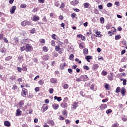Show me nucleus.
<instances>
[{
    "mask_svg": "<svg viewBox=\"0 0 127 127\" xmlns=\"http://www.w3.org/2000/svg\"><path fill=\"white\" fill-rule=\"evenodd\" d=\"M21 25L22 26H26V25H31V22L30 21L24 20L21 22Z\"/></svg>",
    "mask_w": 127,
    "mask_h": 127,
    "instance_id": "nucleus-1",
    "label": "nucleus"
},
{
    "mask_svg": "<svg viewBox=\"0 0 127 127\" xmlns=\"http://www.w3.org/2000/svg\"><path fill=\"white\" fill-rule=\"evenodd\" d=\"M21 95L22 97H26V95H27V90L25 88H22Z\"/></svg>",
    "mask_w": 127,
    "mask_h": 127,
    "instance_id": "nucleus-2",
    "label": "nucleus"
},
{
    "mask_svg": "<svg viewBox=\"0 0 127 127\" xmlns=\"http://www.w3.org/2000/svg\"><path fill=\"white\" fill-rule=\"evenodd\" d=\"M25 51H27V52L31 51L32 48H31V46H29V44H27L25 46Z\"/></svg>",
    "mask_w": 127,
    "mask_h": 127,
    "instance_id": "nucleus-3",
    "label": "nucleus"
},
{
    "mask_svg": "<svg viewBox=\"0 0 127 127\" xmlns=\"http://www.w3.org/2000/svg\"><path fill=\"white\" fill-rule=\"evenodd\" d=\"M127 93V91L126 90V88L122 87L121 88V94L123 97L126 96V93Z\"/></svg>",
    "mask_w": 127,
    "mask_h": 127,
    "instance_id": "nucleus-4",
    "label": "nucleus"
},
{
    "mask_svg": "<svg viewBox=\"0 0 127 127\" xmlns=\"http://www.w3.org/2000/svg\"><path fill=\"white\" fill-rule=\"evenodd\" d=\"M107 108H108V105L105 104H101L100 106V109L101 111H104V110L107 109Z\"/></svg>",
    "mask_w": 127,
    "mask_h": 127,
    "instance_id": "nucleus-5",
    "label": "nucleus"
},
{
    "mask_svg": "<svg viewBox=\"0 0 127 127\" xmlns=\"http://www.w3.org/2000/svg\"><path fill=\"white\" fill-rule=\"evenodd\" d=\"M81 77L82 81H88V80H89V77H88V76L86 75H81Z\"/></svg>",
    "mask_w": 127,
    "mask_h": 127,
    "instance_id": "nucleus-6",
    "label": "nucleus"
},
{
    "mask_svg": "<svg viewBox=\"0 0 127 127\" xmlns=\"http://www.w3.org/2000/svg\"><path fill=\"white\" fill-rule=\"evenodd\" d=\"M78 3L79 1H78V0H74L70 1V4H71V5H77V4H78Z\"/></svg>",
    "mask_w": 127,
    "mask_h": 127,
    "instance_id": "nucleus-7",
    "label": "nucleus"
},
{
    "mask_svg": "<svg viewBox=\"0 0 127 127\" xmlns=\"http://www.w3.org/2000/svg\"><path fill=\"white\" fill-rule=\"evenodd\" d=\"M15 9H16V6H13L11 9H10V12L11 14H13V13L15 11Z\"/></svg>",
    "mask_w": 127,
    "mask_h": 127,
    "instance_id": "nucleus-8",
    "label": "nucleus"
},
{
    "mask_svg": "<svg viewBox=\"0 0 127 127\" xmlns=\"http://www.w3.org/2000/svg\"><path fill=\"white\" fill-rule=\"evenodd\" d=\"M66 66H68V65L66 64L65 63L61 64L60 65V69H61V70H64V67H66Z\"/></svg>",
    "mask_w": 127,
    "mask_h": 127,
    "instance_id": "nucleus-9",
    "label": "nucleus"
},
{
    "mask_svg": "<svg viewBox=\"0 0 127 127\" xmlns=\"http://www.w3.org/2000/svg\"><path fill=\"white\" fill-rule=\"evenodd\" d=\"M85 59L87 61V62L90 63V60H92L93 59V57L92 56H87L85 57Z\"/></svg>",
    "mask_w": 127,
    "mask_h": 127,
    "instance_id": "nucleus-10",
    "label": "nucleus"
},
{
    "mask_svg": "<svg viewBox=\"0 0 127 127\" xmlns=\"http://www.w3.org/2000/svg\"><path fill=\"white\" fill-rule=\"evenodd\" d=\"M42 109L43 110V113H44V112H46V111L48 110V106L45 104H44L42 107Z\"/></svg>",
    "mask_w": 127,
    "mask_h": 127,
    "instance_id": "nucleus-11",
    "label": "nucleus"
},
{
    "mask_svg": "<svg viewBox=\"0 0 127 127\" xmlns=\"http://www.w3.org/2000/svg\"><path fill=\"white\" fill-rule=\"evenodd\" d=\"M61 106L62 107V108H64V109H65V108H67V107H68V104L66 102H63L61 104Z\"/></svg>",
    "mask_w": 127,
    "mask_h": 127,
    "instance_id": "nucleus-12",
    "label": "nucleus"
},
{
    "mask_svg": "<svg viewBox=\"0 0 127 127\" xmlns=\"http://www.w3.org/2000/svg\"><path fill=\"white\" fill-rule=\"evenodd\" d=\"M95 33L96 34L95 35L96 37H102L103 36V35L101 34V32L100 31L95 32Z\"/></svg>",
    "mask_w": 127,
    "mask_h": 127,
    "instance_id": "nucleus-13",
    "label": "nucleus"
},
{
    "mask_svg": "<svg viewBox=\"0 0 127 127\" xmlns=\"http://www.w3.org/2000/svg\"><path fill=\"white\" fill-rule=\"evenodd\" d=\"M52 106L54 110H57L59 108V105L56 103L53 104Z\"/></svg>",
    "mask_w": 127,
    "mask_h": 127,
    "instance_id": "nucleus-14",
    "label": "nucleus"
},
{
    "mask_svg": "<svg viewBox=\"0 0 127 127\" xmlns=\"http://www.w3.org/2000/svg\"><path fill=\"white\" fill-rule=\"evenodd\" d=\"M50 82L52 84H57V79L56 78H51Z\"/></svg>",
    "mask_w": 127,
    "mask_h": 127,
    "instance_id": "nucleus-15",
    "label": "nucleus"
},
{
    "mask_svg": "<svg viewBox=\"0 0 127 127\" xmlns=\"http://www.w3.org/2000/svg\"><path fill=\"white\" fill-rule=\"evenodd\" d=\"M78 107V103L74 102V103L72 104V109H76Z\"/></svg>",
    "mask_w": 127,
    "mask_h": 127,
    "instance_id": "nucleus-16",
    "label": "nucleus"
},
{
    "mask_svg": "<svg viewBox=\"0 0 127 127\" xmlns=\"http://www.w3.org/2000/svg\"><path fill=\"white\" fill-rule=\"evenodd\" d=\"M4 125L5 127H10V123L7 121L4 122Z\"/></svg>",
    "mask_w": 127,
    "mask_h": 127,
    "instance_id": "nucleus-17",
    "label": "nucleus"
},
{
    "mask_svg": "<svg viewBox=\"0 0 127 127\" xmlns=\"http://www.w3.org/2000/svg\"><path fill=\"white\" fill-rule=\"evenodd\" d=\"M39 16H34L33 18V21H38L39 20Z\"/></svg>",
    "mask_w": 127,
    "mask_h": 127,
    "instance_id": "nucleus-18",
    "label": "nucleus"
},
{
    "mask_svg": "<svg viewBox=\"0 0 127 127\" xmlns=\"http://www.w3.org/2000/svg\"><path fill=\"white\" fill-rule=\"evenodd\" d=\"M98 68H99V64H93L92 67L93 70H96Z\"/></svg>",
    "mask_w": 127,
    "mask_h": 127,
    "instance_id": "nucleus-19",
    "label": "nucleus"
},
{
    "mask_svg": "<svg viewBox=\"0 0 127 127\" xmlns=\"http://www.w3.org/2000/svg\"><path fill=\"white\" fill-rule=\"evenodd\" d=\"M83 5L85 8H89V6H90V3L88 2H85L84 3Z\"/></svg>",
    "mask_w": 127,
    "mask_h": 127,
    "instance_id": "nucleus-20",
    "label": "nucleus"
},
{
    "mask_svg": "<svg viewBox=\"0 0 127 127\" xmlns=\"http://www.w3.org/2000/svg\"><path fill=\"white\" fill-rule=\"evenodd\" d=\"M54 99H55V100H57V101L58 102H61V101H62V98H61V97H58L55 96L54 97Z\"/></svg>",
    "mask_w": 127,
    "mask_h": 127,
    "instance_id": "nucleus-21",
    "label": "nucleus"
},
{
    "mask_svg": "<svg viewBox=\"0 0 127 127\" xmlns=\"http://www.w3.org/2000/svg\"><path fill=\"white\" fill-rule=\"evenodd\" d=\"M20 115H21V111H20V110L19 109H17L16 110V116H20Z\"/></svg>",
    "mask_w": 127,
    "mask_h": 127,
    "instance_id": "nucleus-22",
    "label": "nucleus"
},
{
    "mask_svg": "<svg viewBox=\"0 0 127 127\" xmlns=\"http://www.w3.org/2000/svg\"><path fill=\"white\" fill-rule=\"evenodd\" d=\"M22 105H24V101L21 100L19 103V107L22 108Z\"/></svg>",
    "mask_w": 127,
    "mask_h": 127,
    "instance_id": "nucleus-23",
    "label": "nucleus"
},
{
    "mask_svg": "<svg viewBox=\"0 0 127 127\" xmlns=\"http://www.w3.org/2000/svg\"><path fill=\"white\" fill-rule=\"evenodd\" d=\"M63 88L64 89V90H67V89L69 88V85L68 84H64L63 86Z\"/></svg>",
    "mask_w": 127,
    "mask_h": 127,
    "instance_id": "nucleus-24",
    "label": "nucleus"
},
{
    "mask_svg": "<svg viewBox=\"0 0 127 127\" xmlns=\"http://www.w3.org/2000/svg\"><path fill=\"white\" fill-rule=\"evenodd\" d=\"M11 59H12V56H8L7 57H6V58L5 59V61H10V60H11Z\"/></svg>",
    "mask_w": 127,
    "mask_h": 127,
    "instance_id": "nucleus-25",
    "label": "nucleus"
},
{
    "mask_svg": "<svg viewBox=\"0 0 127 127\" xmlns=\"http://www.w3.org/2000/svg\"><path fill=\"white\" fill-rule=\"evenodd\" d=\"M43 60H45V61H47L48 59H49V57L47 55H44L43 56Z\"/></svg>",
    "mask_w": 127,
    "mask_h": 127,
    "instance_id": "nucleus-26",
    "label": "nucleus"
},
{
    "mask_svg": "<svg viewBox=\"0 0 127 127\" xmlns=\"http://www.w3.org/2000/svg\"><path fill=\"white\" fill-rule=\"evenodd\" d=\"M83 53L85 54V55H87L88 53H89V51L88 50V49H83Z\"/></svg>",
    "mask_w": 127,
    "mask_h": 127,
    "instance_id": "nucleus-27",
    "label": "nucleus"
},
{
    "mask_svg": "<svg viewBox=\"0 0 127 127\" xmlns=\"http://www.w3.org/2000/svg\"><path fill=\"white\" fill-rule=\"evenodd\" d=\"M100 21L102 23V24H104L105 23V18L103 17L100 18Z\"/></svg>",
    "mask_w": 127,
    "mask_h": 127,
    "instance_id": "nucleus-28",
    "label": "nucleus"
},
{
    "mask_svg": "<svg viewBox=\"0 0 127 127\" xmlns=\"http://www.w3.org/2000/svg\"><path fill=\"white\" fill-rule=\"evenodd\" d=\"M122 38V36L120 35H116L115 36V40H119Z\"/></svg>",
    "mask_w": 127,
    "mask_h": 127,
    "instance_id": "nucleus-29",
    "label": "nucleus"
},
{
    "mask_svg": "<svg viewBox=\"0 0 127 127\" xmlns=\"http://www.w3.org/2000/svg\"><path fill=\"white\" fill-rule=\"evenodd\" d=\"M43 51H44V52H47L48 51V48H47V47L44 46L43 47Z\"/></svg>",
    "mask_w": 127,
    "mask_h": 127,
    "instance_id": "nucleus-30",
    "label": "nucleus"
},
{
    "mask_svg": "<svg viewBox=\"0 0 127 127\" xmlns=\"http://www.w3.org/2000/svg\"><path fill=\"white\" fill-rule=\"evenodd\" d=\"M38 83H39L40 85H43V84H44V80H43V79H40V80L39 81Z\"/></svg>",
    "mask_w": 127,
    "mask_h": 127,
    "instance_id": "nucleus-31",
    "label": "nucleus"
},
{
    "mask_svg": "<svg viewBox=\"0 0 127 127\" xmlns=\"http://www.w3.org/2000/svg\"><path fill=\"white\" fill-rule=\"evenodd\" d=\"M61 49V48H60V46H56L55 47V50L56 51H60V50Z\"/></svg>",
    "mask_w": 127,
    "mask_h": 127,
    "instance_id": "nucleus-32",
    "label": "nucleus"
},
{
    "mask_svg": "<svg viewBox=\"0 0 127 127\" xmlns=\"http://www.w3.org/2000/svg\"><path fill=\"white\" fill-rule=\"evenodd\" d=\"M120 92H121V87H118L116 88V93H120Z\"/></svg>",
    "mask_w": 127,
    "mask_h": 127,
    "instance_id": "nucleus-33",
    "label": "nucleus"
},
{
    "mask_svg": "<svg viewBox=\"0 0 127 127\" xmlns=\"http://www.w3.org/2000/svg\"><path fill=\"white\" fill-rule=\"evenodd\" d=\"M22 70L23 71H27V67H26V66L22 65Z\"/></svg>",
    "mask_w": 127,
    "mask_h": 127,
    "instance_id": "nucleus-34",
    "label": "nucleus"
},
{
    "mask_svg": "<svg viewBox=\"0 0 127 127\" xmlns=\"http://www.w3.org/2000/svg\"><path fill=\"white\" fill-rule=\"evenodd\" d=\"M83 69L84 70H90V67H89V66H88V65H84L83 66Z\"/></svg>",
    "mask_w": 127,
    "mask_h": 127,
    "instance_id": "nucleus-35",
    "label": "nucleus"
},
{
    "mask_svg": "<svg viewBox=\"0 0 127 127\" xmlns=\"http://www.w3.org/2000/svg\"><path fill=\"white\" fill-rule=\"evenodd\" d=\"M95 87V84H93L90 86V89L92 90V91H95V89H94V87Z\"/></svg>",
    "mask_w": 127,
    "mask_h": 127,
    "instance_id": "nucleus-36",
    "label": "nucleus"
},
{
    "mask_svg": "<svg viewBox=\"0 0 127 127\" xmlns=\"http://www.w3.org/2000/svg\"><path fill=\"white\" fill-rule=\"evenodd\" d=\"M20 7L21 8H26V5L25 4H21Z\"/></svg>",
    "mask_w": 127,
    "mask_h": 127,
    "instance_id": "nucleus-37",
    "label": "nucleus"
},
{
    "mask_svg": "<svg viewBox=\"0 0 127 127\" xmlns=\"http://www.w3.org/2000/svg\"><path fill=\"white\" fill-rule=\"evenodd\" d=\"M107 6L108 7H112V6H113V3L109 2L107 4Z\"/></svg>",
    "mask_w": 127,
    "mask_h": 127,
    "instance_id": "nucleus-38",
    "label": "nucleus"
},
{
    "mask_svg": "<svg viewBox=\"0 0 127 127\" xmlns=\"http://www.w3.org/2000/svg\"><path fill=\"white\" fill-rule=\"evenodd\" d=\"M69 59H70V60H71V61L73 60V59H74V55L71 54V55L69 56Z\"/></svg>",
    "mask_w": 127,
    "mask_h": 127,
    "instance_id": "nucleus-39",
    "label": "nucleus"
},
{
    "mask_svg": "<svg viewBox=\"0 0 127 127\" xmlns=\"http://www.w3.org/2000/svg\"><path fill=\"white\" fill-rule=\"evenodd\" d=\"M10 79H11L12 81H13V80H15V79H16V76L14 75H12V76L10 77Z\"/></svg>",
    "mask_w": 127,
    "mask_h": 127,
    "instance_id": "nucleus-40",
    "label": "nucleus"
},
{
    "mask_svg": "<svg viewBox=\"0 0 127 127\" xmlns=\"http://www.w3.org/2000/svg\"><path fill=\"white\" fill-rule=\"evenodd\" d=\"M76 81H77V82H81V81H82V80L81 77L80 76L79 78H76Z\"/></svg>",
    "mask_w": 127,
    "mask_h": 127,
    "instance_id": "nucleus-41",
    "label": "nucleus"
},
{
    "mask_svg": "<svg viewBox=\"0 0 127 127\" xmlns=\"http://www.w3.org/2000/svg\"><path fill=\"white\" fill-rule=\"evenodd\" d=\"M63 116H64V117H67V111L66 110H64L63 112Z\"/></svg>",
    "mask_w": 127,
    "mask_h": 127,
    "instance_id": "nucleus-42",
    "label": "nucleus"
},
{
    "mask_svg": "<svg viewBox=\"0 0 127 127\" xmlns=\"http://www.w3.org/2000/svg\"><path fill=\"white\" fill-rule=\"evenodd\" d=\"M49 123L51 124L52 126H54L55 125V123H54V121H53V120H50L49 121Z\"/></svg>",
    "mask_w": 127,
    "mask_h": 127,
    "instance_id": "nucleus-43",
    "label": "nucleus"
},
{
    "mask_svg": "<svg viewBox=\"0 0 127 127\" xmlns=\"http://www.w3.org/2000/svg\"><path fill=\"white\" fill-rule=\"evenodd\" d=\"M53 92H54V89L53 88H50L49 89L50 94H53Z\"/></svg>",
    "mask_w": 127,
    "mask_h": 127,
    "instance_id": "nucleus-44",
    "label": "nucleus"
},
{
    "mask_svg": "<svg viewBox=\"0 0 127 127\" xmlns=\"http://www.w3.org/2000/svg\"><path fill=\"white\" fill-rule=\"evenodd\" d=\"M112 112V109H108L106 111V114H111Z\"/></svg>",
    "mask_w": 127,
    "mask_h": 127,
    "instance_id": "nucleus-45",
    "label": "nucleus"
},
{
    "mask_svg": "<svg viewBox=\"0 0 127 127\" xmlns=\"http://www.w3.org/2000/svg\"><path fill=\"white\" fill-rule=\"evenodd\" d=\"M40 42H41V43L44 44L45 43V40H44V39H40Z\"/></svg>",
    "mask_w": 127,
    "mask_h": 127,
    "instance_id": "nucleus-46",
    "label": "nucleus"
},
{
    "mask_svg": "<svg viewBox=\"0 0 127 127\" xmlns=\"http://www.w3.org/2000/svg\"><path fill=\"white\" fill-rule=\"evenodd\" d=\"M73 10L75 11L76 12H79L80 11V9H78V8H73Z\"/></svg>",
    "mask_w": 127,
    "mask_h": 127,
    "instance_id": "nucleus-47",
    "label": "nucleus"
},
{
    "mask_svg": "<svg viewBox=\"0 0 127 127\" xmlns=\"http://www.w3.org/2000/svg\"><path fill=\"white\" fill-rule=\"evenodd\" d=\"M75 60L76 62H78L79 64H81V63H82V62L81 61H79V59H78V58H76Z\"/></svg>",
    "mask_w": 127,
    "mask_h": 127,
    "instance_id": "nucleus-48",
    "label": "nucleus"
},
{
    "mask_svg": "<svg viewBox=\"0 0 127 127\" xmlns=\"http://www.w3.org/2000/svg\"><path fill=\"white\" fill-rule=\"evenodd\" d=\"M119 124L115 123L112 125V127H119Z\"/></svg>",
    "mask_w": 127,
    "mask_h": 127,
    "instance_id": "nucleus-49",
    "label": "nucleus"
},
{
    "mask_svg": "<svg viewBox=\"0 0 127 127\" xmlns=\"http://www.w3.org/2000/svg\"><path fill=\"white\" fill-rule=\"evenodd\" d=\"M71 16L72 18H74L75 17H76V13H72L71 14Z\"/></svg>",
    "mask_w": 127,
    "mask_h": 127,
    "instance_id": "nucleus-50",
    "label": "nucleus"
},
{
    "mask_svg": "<svg viewBox=\"0 0 127 127\" xmlns=\"http://www.w3.org/2000/svg\"><path fill=\"white\" fill-rule=\"evenodd\" d=\"M107 74H108V72H107V71H103L102 72V74L103 75V76L107 75Z\"/></svg>",
    "mask_w": 127,
    "mask_h": 127,
    "instance_id": "nucleus-51",
    "label": "nucleus"
},
{
    "mask_svg": "<svg viewBox=\"0 0 127 127\" xmlns=\"http://www.w3.org/2000/svg\"><path fill=\"white\" fill-rule=\"evenodd\" d=\"M109 101V99L106 98L105 99L102 100V103H107Z\"/></svg>",
    "mask_w": 127,
    "mask_h": 127,
    "instance_id": "nucleus-52",
    "label": "nucleus"
},
{
    "mask_svg": "<svg viewBox=\"0 0 127 127\" xmlns=\"http://www.w3.org/2000/svg\"><path fill=\"white\" fill-rule=\"evenodd\" d=\"M0 52L1 53H4V52H5V48H2V49H1L0 50Z\"/></svg>",
    "mask_w": 127,
    "mask_h": 127,
    "instance_id": "nucleus-53",
    "label": "nucleus"
},
{
    "mask_svg": "<svg viewBox=\"0 0 127 127\" xmlns=\"http://www.w3.org/2000/svg\"><path fill=\"white\" fill-rule=\"evenodd\" d=\"M64 7H65V4H64V3H62L60 8H64Z\"/></svg>",
    "mask_w": 127,
    "mask_h": 127,
    "instance_id": "nucleus-54",
    "label": "nucleus"
},
{
    "mask_svg": "<svg viewBox=\"0 0 127 127\" xmlns=\"http://www.w3.org/2000/svg\"><path fill=\"white\" fill-rule=\"evenodd\" d=\"M4 42H5L6 43H8V40L5 37L3 38Z\"/></svg>",
    "mask_w": 127,
    "mask_h": 127,
    "instance_id": "nucleus-55",
    "label": "nucleus"
},
{
    "mask_svg": "<svg viewBox=\"0 0 127 127\" xmlns=\"http://www.w3.org/2000/svg\"><path fill=\"white\" fill-rule=\"evenodd\" d=\"M42 20L44 22H47V19L46 18V16L44 17V18H43Z\"/></svg>",
    "mask_w": 127,
    "mask_h": 127,
    "instance_id": "nucleus-56",
    "label": "nucleus"
},
{
    "mask_svg": "<svg viewBox=\"0 0 127 127\" xmlns=\"http://www.w3.org/2000/svg\"><path fill=\"white\" fill-rule=\"evenodd\" d=\"M55 42H54V40H52L51 41V45L52 46H55Z\"/></svg>",
    "mask_w": 127,
    "mask_h": 127,
    "instance_id": "nucleus-57",
    "label": "nucleus"
},
{
    "mask_svg": "<svg viewBox=\"0 0 127 127\" xmlns=\"http://www.w3.org/2000/svg\"><path fill=\"white\" fill-rule=\"evenodd\" d=\"M123 84L124 86H126V85H127V79L123 80Z\"/></svg>",
    "mask_w": 127,
    "mask_h": 127,
    "instance_id": "nucleus-58",
    "label": "nucleus"
},
{
    "mask_svg": "<svg viewBox=\"0 0 127 127\" xmlns=\"http://www.w3.org/2000/svg\"><path fill=\"white\" fill-rule=\"evenodd\" d=\"M20 49H21V52L24 51V50H25V46L21 47Z\"/></svg>",
    "mask_w": 127,
    "mask_h": 127,
    "instance_id": "nucleus-59",
    "label": "nucleus"
},
{
    "mask_svg": "<svg viewBox=\"0 0 127 127\" xmlns=\"http://www.w3.org/2000/svg\"><path fill=\"white\" fill-rule=\"evenodd\" d=\"M16 89H17V86L16 85H13V87L12 88V90H15Z\"/></svg>",
    "mask_w": 127,
    "mask_h": 127,
    "instance_id": "nucleus-60",
    "label": "nucleus"
},
{
    "mask_svg": "<svg viewBox=\"0 0 127 127\" xmlns=\"http://www.w3.org/2000/svg\"><path fill=\"white\" fill-rule=\"evenodd\" d=\"M35 28H33L32 29L31 31H30V33H35Z\"/></svg>",
    "mask_w": 127,
    "mask_h": 127,
    "instance_id": "nucleus-61",
    "label": "nucleus"
},
{
    "mask_svg": "<svg viewBox=\"0 0 127 127\" xmlns=\"http://www.w3.org/2000/svg\"><path fill=\"white\" fill-rule=\"evenodd\" d=\"M17 71H18V72H21V71H22V68H21L20 67H18Z\"/></svg>",
    "mask_w": 127,
    "mask_h": 127,
    "instance_id": "nucleus-62",
    "label": "nucleus"
},
{
    "mask_svg": "<svg viewBox=\"0 0 127 127\" xmlns=\"http://www.w3.org/2000/svg\"><path fill=\"white\" fill-rule=\"evenodd\" d=\"M68 101V97H65L64 99V103H66Z\"/></svg>",
    "mask_w": 127,
    "mask_h": 127,
    "instance_id": "nucleus-63",
    "label": "nucleus"
},
{
    "mask_svg": "<svg viewBox=\"0 0 127 127\" xmlns=\"http://www.w3.org/2000/svg\"><path fill=\"white\" fill-rule=\"evenodd\" d=\"M106 28H107V29H110V28H111V25H110V24L107 25Z\"/></svg>",
    "mask_w": 127,
    "mask_h": 127,
    "instance_id": "nucleus-64",
    "label": "nucleus"
}]
</instances>
